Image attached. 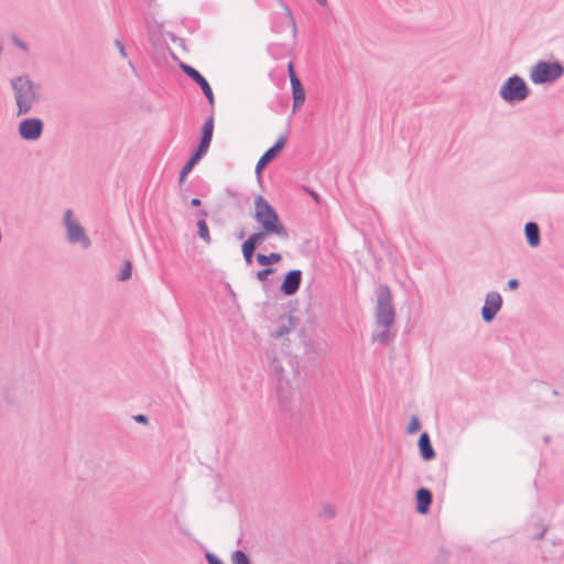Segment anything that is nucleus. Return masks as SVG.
I'll return each mask as SVG.
<instances>
[{"mask_svg":"<svg viewBox=\"0 0 564 564\" xmlns=\"http://www.w3.org/2000/svg\"><path fill=\"white\" fill-rule=\"evenodd\" d=\"M270 369L276 380V391H278L280 401L285 402L290 398L291 386L288 380H284V376H283L284 369H283L281 362L275 357L272 358Z\"/></svg>","mask_w":564,"mask_h":564,"instance_id":"obj_9","label":"nucleus"},{"mask_svg":"<svg viewBox=\"0 0 564 564\" xmlns=\"http://www.w3.org/2000/svg\"><path fill=\"white\" fill-rule=\"evenodd\" d=\"M207 153V151L200 149L197 147L195 152L191 155L188 161L183 165L178 181L180 183H184L186 180V176L192 172L194 166L199 162V160Z\"/></svg>","mask_w":564,"mask_h":564,"instance_id":"obj_14","label":"nucleus"},{"mask_svg":"<svg viewBox=\"0 0 564 564\" xmlns=\"http://www.w3.org/2000/svg\"><path fill=\"white\" fill-rule=\"evenodd\" d=\"M288 73H289V77H290V82H293L294 78L295 79H300L295 73V69H294V66H293V63H289L288 65Z\"/></svg>","mask_w":564,"mask_h":564,"instance_id":"obj_32","label":"nucleus"},{"mask_svg":"<svg viewBox=\"0 0 564 564\" xmlns=\"http://www.w3.org/2000/svg\"><path fill=\"white\" fill-rule=\"evenodd\" d=\"M316 2L323 7L327 4V0H316Z\"/></svg>","mask_w":564,"mask_h":564,"instance_id":"obj_39","label":"nucleus"},{"mask_svg":"<svg viewBox=\"0 0 564 564\" xmlns=\"http://www.w3.org/2000/svg\"><path fill=\"white\" fill-rule=\"evenodd\" d=\"M268 235H274V232L265 231V229L261 228V230L250 235L243 243L249 245L252 249H257L265 240Z\"/></svg>","mask_w":564,"mask_h":564,"instance_id":"obj_20","label":"nucleus"},{"mask_svg":"<svg viewBox=\"0 0 564 564\" xmlns=\"http://www.w3.org/2000/svg\"><path fill=\"white\" fill-rule=\"evenodd\" d=\"M205 557H206L208 564H224L218 556H216L215 554H213L210 552H207Z\"/></svg>","mask_w":564,"mask_h":564,"instance_id":"obj_31","label":"nucleus"},{"mask_svg":"<svg viewBox=\"0 0 564 564\" xmlns=\"http://www.w3.org/2000/svg\"><path fill=\"white\" fill-rule=\"evenodd\" d=\"M530 93L525 80L519 75L508 77L499 88L500 98L509 105L523 101Z\"/></svg>","mask_w":564,"mask_h":564,"instance_id":"obj_4","label":"nucleus"},{"mask_svg":"<svg viewBox=\"0 0 564 564\" xmlns=\"http://www.w3.org/2000/svg\"><path fill=\"white\" fill-rule=\"evenodd\" d=\"M214 132V117L209 116L202 127V137L198 148L208 151Z\"/></svg>","mask_w":564,"mask_h":564,"instance_id":"obj_18","label":"nucleus"},{"mask_svg":"<svg viewBox=\"0 0 564 564\" xmlns=\"http://www.w3.org/2000/svg\"><path fill=\"white\" fill-rule=\"evenodd\" d=\"M43 121L35 117L24 118L18 124V133L24 141L39 140L43 134Z\"/></svg>","mask_w":564,"mask_h":564,"instance_id":"obj_7","label":"nucleus"},{"mask_svg":"<svg viewBox=\"0 0 564 564\" xmlns=\"http://www.w3.org/2000/svg\"><path fill=\"white\" fill-rule=\"evenodd\" d=\"M129 66L134 70V65L132 64L131 61L128 62Z\"/></svg>","mask_w":564,"mask_h":564,"instance_id":"obj_41","label":"nucleus"},{"mask_svg":"<svg viewBox=\"0 0 564 564\" xmlns=\"http://www.w3.org/2000/svg\"><path fill=\"white\" fill-rule=\"evenodd\" d=\"M420 427H421L420 420H419L417 416L414 415L410 420V423H409V425L406 427V432L409 434H414V433H416L420 430Z\"/></svg>","mask_w":564,"mask_h":564,"instance_id":"obj_29","label":"nucleus"},{"mask_svg":"<svg viewBox=\"0 0 564 564\" xmlns=\"http://www.w3.org/2000/svg\"><path fill=\"white\" fill-rule=\"evenodd\" d=\"M507 285L510 290H516L519 286V281L517 279H510Z\"/></svg>","mask_w":564,"mask_h":564,"instance_id":"obj_35","label":"nucleus"},{"mask_svg":"<svg viewBox=\"0 0 564 564\" xmlns=\"http://www.w3.org/2000/svg\"><path fill=\"white\" fill-rule=\"evenodd\" d=\"M419 451L423 460H432L435 457V451L432 446L430 435L424 432L419 437Z\"/></svg>","mask_w":564,"mask_h":564,"instance_id":"obj_16","label":"nucleus"},{"mask_svg":"<svg viewBox=\"0 0 564 564\" xmlns=\"http://www.w3.org/2000/svg\"><path fill=\"white\" fill-rule=\"evenodd\" d=\"M550 441V437L549 436H545L544 437V442L547 443Z\"/></svg>","mask_w":564,"mask_h":564,"instance_id":"obj_43","label":"nucleus"},{"mask_svg":"<svg viewBox=\"0 0 564 564\" xmlns=\"http://www.w3.org/2000/svg\"><path fill=\"white\" fill-rule=\"evenodd\" d=\"M295 327L294 318L289 315L281 318L279 327L272 333L274 338H282Z\"/></svg>","mask_w":564,"mask_h":564,"instance_id":"obj_19","label":"nucleus"},{"mask_svg":"<svg viewBox=\"0 0 564 564\" xmlns=\"http://www.w3.org/2000/svg\"><path fill=\"white\" fill-rule=\"evenodd\" d=\"M200 215H202L203 217H206V216H207V213H206L205 210H202V212H200Z\"/></svg>","mask_w":564,"mask_h":564,"instance_id":"obj_42","label":"nucleus"},{"mask_svg":"<svg viewBox=\"0 0 564 564\" xmlns=\"http://www.w3.org/2000/svg\"><path fill=\"white\" fill-rule=\"evenodd\" d=\"M256 249H252L249 245L242 243L241 252L247 264L252 263Z\"/></svg>","mask_w":564,"mask_h":564,"instance_id":"obj_26","label":"nucleus"},{"mask_svg":"<svg viewBox=\"0 0 564 564\" xmlns=\"http://www.w3.org/2000/svg\"><path fill=\"white\" fill-rule=\"evenodd\" d=\"M281 259H282V256L278 252H271L268 256L263 254V253L257 254V262L260 265H271V264L280 262Z\"/></svg>","mask_w":564,"mask_h":564,"instance_id":"obj_21","label":"nucleus"},{"mask_svg":"<svg viewBox=\"0 0 564 564\" xmlns=\"http://www.w3.org/2000/svg\"><path fill=\"white\" fill-rule=\"evenodd\" d=\"M286 140L288 133L280 135L275 143L262 154L256 165L257 174H260V172L280 154L286 143Z\"/></svg>","mask_w":564,"mask_h":564,"instance_id":"obj_11","label":"nucleus"},{"mask_svg":"<svg viewBox=\"0 0 564 564\" xmlns=\"http://www.w3.org/2000/svg\"><path fill=\"white\" fill-rule=\"evenodd\" d=\"M372 339L380 344H388L391 339L389 328H383L381 332L373 334Z\"/></svg>","mask_w":564,"mask_h":564,"instance_id":"obj_25","label":"nucleus"},{"mask_svg":"<svg viewBox=\"0 0 564 564\" xmlns=\"http://www.w3.org/2000/svg\"><path fill=\"white\" fill-rule=\"evenodd\" d=\"M310 194L316 202H319V196L315 192H311Z\"/></svg>","mask_w":564,"mask_h":564,"instance_id":"obj_38","label":"nucleus"},{"mask_svg":"<svg viewBox=\"0 0 564 564\" xmlns=\"http://www.w3.org/2000/svg\"><path fill=\"white\" fill-rule=\"evenodd\" d=\"M502 307V297L501 295L496 292L491 291L486 294L485 303L481 308V317L484 322L490 323L496 317L497 313Z\"/></svg>","mask_w":564,"mask_h":564,"instance_id":"obj_10","label":"nucleus"},{"mask_svg":"<svg viewBox=\"0 0 564 564\" xmlns=\"http://www.w3.org/2000/svg\"><path fill=\"white\" fill-rule=\"evenodd\" d=\"M200 204H202V202H200V199H199V198H193V199L191 200V205H192L193 207H198V206H200Z\"/></svg>","mask_w":564,"mask_h":564,"instance_id":"obj_36","label":"nucleus"},{"mask_svg":"<svg viewBox=\"0 0 564 564\" xmlns=\"http://www.w3.org/2000/svg\"><path fill=\"white\" fill-rule=\"evenodd\" d=\"M197 228H198V236L206 242V243H210L212 241V238H210V235H209V229H208V226L205 221V219H199L197 221Z\"/></svg>","mask_w":564,"mask_h":564,"instance_id":"obj_23","label":"nucleus"},{"mask_svg":"<svg viewBox=\"0 0 564 564\" xmlns=\"http://www.w3.org/2000/svg\"><path fill=\"white\" fill-rule=\"evenodd\" d=\"M180 68L185 75H187L193 82H195L200 87L209 105L213 107L215 104V97L212 87L209 83L206 80V78L196 68L186 63H181Z\"/></svg>","mask_w":564,"mask_h":564,"instance_id":"obj_8","label":"nucleus"},{"mask_svg":"<svg viewBox=\"0 0 564 564\" xmlns=\"http://www.w3.org/2000/svg\"><path fill=\"white\" fill-rule=\"evenodd\" d=\"M545 534V530H543L541 533H539L538 539H542Z\"/></svg>","mask_w":564,"mask_h":564,"instance_id":"obj_40","label":"nucleus"},{"mask_svg":"<svg viewBox=\"0 0 564 564\" xmlns=\"http://www.w3.org/2000/svg\"><path fill=\"white\" fill-rule=\"evenodd\" d=\"M524 236L528 245L531 248H536L541 243L540 227L534 221H529L524 225Z\"/></svg>","mask_w":564,"mask_h":564,"instance_id":"obj_15","label":"nucleus"},{"mask_svg":"<svg viewBox=\"0 0 564 564\" xmlns=\"http://www.w3.org/2000/svg\"><path fill=\"white\" fill-rule=\"evenodd\" d=\"M336 516V509L329 502H324L318 512V517L323 519H333Z\"/></svg>","mask_w":564,"mask_h":564,"instance_id":"obj_22","label":"nucleus"},{"mask_svg":"<svg viewBox=\"0 0 564 564\" xmlns=\"http://www.w3.org/2000/svg\"><path fill=\"white\" fill-rule=\"evenodd\" d=\"M134 420L138 422V423H142V424H147L149 422V419L147 415L144 414H138L134 416Z\"/></svg>","mask_w":564,"mask_h":564,"instance_id":"obj_34","label":"nucleus"},{"mask_svg":"<svg viewBox=\"0 0 564 564\" xmlns=\"http://www.w3.org/2000/svg\"><path fill=\"white\" fill-rule=\"evenodd\" d=\"M231 561L234 564H250L248 555L241 550H237L232 553Z\"/></svg>","mask_w":564,"mask_h":564,"instance_id":"obj_24","label":"nucleus"},{"mask_svg":"<svg viewBox=\"0 0 564 564\" xmlns=\"http://www.w3.org/2000/svg\"><path fill=\"white\" fill-rule=\"evenodd\" d=\"M63 225L66 229L67 240L72 245L79 243L83 249H87L90 247L91 241L89 237L86 235L85 229L80 226V224L74 218V214L72 209H66L63 215Z\"/></svg>","mask_w":564,"mask_h":564,"instance_id":"obj_6","label":"nucleus"},{"mask_svg":"<svg viewBox=\"0 0 564 564\" xmlns=\"http://www.w3.org/2000/svg\"><path fill=\"white\" fill-rule=\"evenodd\" d=\"M301 282L302 271L299 269L291 270L284 275L280 291L286 296L293 295L299 291Z\"/></svg>","mask_w":564,"mask_h":564,"instance_id":"obj_12","label":"nucleus"},{"mask_svg":"<svg viewBox=\"0 0 564 564\" xmlns=\"http://www.w3.org/2000/svg\"><path fill=\"white\" fill-rule=\"evenodd\" d=\"M253 218L265 231H272L275 236L283 239L289 238L288 229L280 221L276 210L262 195H258L254 198Z\"/></svg>","mask_w":564,"mask_h":564,"instance_id":"obj_2","label":"nucleus"},{"mask_svg":"<svg viewBox=\"0 0 564 564\" xmlns=\"http://www.w3.org/2000/svg\"><path fill=\"white\" fill-rule=\"evenodd\" d=\"M115 45L116 47L118 48L120 55L126 58L127 57V52H126V48H124V45L119 41V40H116L115 41Z\"/></svg>","mask_w":564,"mask_h":564,"instance_id":"obj_33","label":"nucleus"},{"mask_svg":"<svg viewBox=\"0 0 564 564\" xmlns=\"http://www.w3.org/2000/svg\"><path fill=\"white\" fill-rule=\"evenodd\" d=\"M10 88L17 107V117L29 115L41 100V84L35 83L26 73L12 77Z\"/></svg>","mask_w":564,"mask_h":564,"instance_id":"obj_1","label":"nucleus"},{"mask_svg":"<svg viewBox=\"0 0 564 564\" xmlns=\"http://www.w3.org/2000/svg\"><path fill=\"white\" fill-rule=\"evenodd\" d=\"M274 272V269L272 268H264V269H261L259 270L257 273H256V278L263 282L267 280V278L272 274Z\"/></svg>","mask_w":564,"mask_h":564,"instance_id":"obj_30","label":"nucleus"},{"mask_svg":"<svg viewBox=\"0 0 564 564\" xmlns=\"http://www.w3.org/2000/svg\"><path fill=\"white\" fill-rule=\"evenodd\" d=\"M292 97H293V112H296L305 102V90L300 79L291 82Z\"/></svg>","mask_w":564,"mask_h":564,"instance_id":"obj_17","label":"nucleus"},{"mask_svg":"<svg viewBox=\"0 0 564 564\" xmlns=\"http://www.w3.org/2000/svg\"><path fill=\"white\" fill-rule=\"evenodd\" d=\"M564 75V66L558 62L539 61L530 70V79L535 85L553 84Z\"/></svg>","mask_w":564,"mask_h":564,"instance_id":"obj_5","label":"nucleus"},{"mask_svg":"<svg viewBox=\"0 0 564 564\" xmlns=\"http://www.w3.org/2000/svg\"><path fill=\"white\" fill-rule=\"evenodd\" d=\"M11 42L15 47L25 53H28L30 50L29 44L14 34L11 36Z\"/></svg>","mask_w":564,"mask_h":564,"instance_id":"obj_28","label":"nucleus"},{"mask_svg":"<svg viewBox=\"0 0 564 564\" xmlns=\"http://www.w3.org/2000/svg\"><path fill=\"white\" fill-rule=\"evenodd\" d=\"M131 272H132V264H131L130 261H127L123 264L120 273L118 274V280L119 281H127L128 279L131 278Z\"/></svg>","mask_w":564,"mask_h":564,"instance_id":"obj_27","label":"nucleus"},{"mask_svg":"<svg viewBox=\"0 0 564 564\" xmlns=\"http://www.w3.org/2000/svg\"><path fill=\"white\" fill-rule=\"evenodd\" d=\"M236 236L238 239H243L246 236L245 229H240Z\"/></svg>","mask_w":564,"mask_h":564,"instance_id":"obj_37","label":"nucleus"},{"mask_svg":"<svg viewBox=\"0 0 564 564\" xmlns=\"http://www.w3.org/2000/svg\"><path fill=\"white\" fill-rule=\"evenodd\" d=\"M376 323L383 328H390L395 321V311L392 305V294L387 284L376 288Z\"/></svg>","mask_w":564,"mask_h":564,"instance_id":"obj_3","label":"nucleus"},{"mask_svg":"<svg viewBox=\"0 0 564 564\" xmlns=\"http://www.w3.org/2000/svg\"><path fill=\"white\" fill-rule=\"evenodd\" d=\"M416 499V511L421 514H426L430 510V506L433 501V495L427 488H420L415 494Z\"/></svg>","mask_w":564,"mask_h":564,"instance_id":"obj_13","label":"nucleus"}]
</instances>
